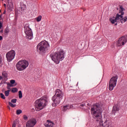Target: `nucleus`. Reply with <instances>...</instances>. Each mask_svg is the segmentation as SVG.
I'll use <instances>...</instances> for the list:
<instances>
[{"label":"nucleus","instance_id":"nucleus-4","mask_svg":"<svg viewBox=\"0 0 127 127\" xmlns=\"http://www.w3.org/2000/svg\"><path fill=\"white\" fill-rule=\"evenodd\" d=\"M49 47H50V45L48 42L42 41L37 46V51L40 54H44V53H46V51L48 50Z\"/></svg>","mask_w":127,"mask_h":127},{"label":"nucleus","instance_id":"nucleus-1","mask_svg":"<svg viewBox=\"0 0 127 127\" xmlns=\"http://www.w3.org/2000/svg\"><path fill=\"white\" fill-rule=\"evenodd\" d=\"M102 110L99 108L98 105H93L91 109V113L93 118L96 120L97 126L96 127H110L111 121L107 119L103 123L102 117Z\"/></svg>","mask_w":127,"mask_h":127},{"label":"nucleus","instance_id":"nucleus-8","mask_svg":"<svg viewBox=\"0 0 127 127\" xmlns=\"http://www.w3.org/2000/svg\"><path fill=\"white\" fill-rule=\"evenodd\" d=\"M119 77L118 75L113 76L109 81V91H113L114 88L117 86V82H118Z\"/></svg>","mask_w":127,"mask_h":127},{"label":"nucleus","instance_id":"nucleus-33","mask_svg":"<svg viewBox=\"0 0 127 127\" xmlns=\"http://www.w3.org/2000/svg\"><path fill=\"white\" fill-rule=\"evenodd\" d=\"M86 106V104L85 103H82L80 104V107H83L84 106Z\"/></svg>","mask_w":127,"mask_h":127},{"label":"nucleus","instance_id":"nucleus-19","mask_svg":"<svg viewBox=\"0 0 127 127\" xmlns=\"http://www.w3.org/2000/svg\"><path fill=\"white\" fill-rule=\"evenodd\" d=\"M10 87H13V85L12 84H7V86L6 87L7 91H9V92H10Z\"/></svg>","mask_w":127,"mask_h":127},{"label":"nucleus","instance_id":"nucleus-38","mask_svg":"<svg viewBox=\"0 0 127 127\" xmlns=\"http://www.w3.org/2000/svg\"><path fill=\"white\" fill-rule=\"evenodd\" d=\"M6 13V11L5 10H4V12H3V14H5Z\"/></svg>","mask_w":127,"mask_h":127},{"label":"nucleus","instance_id":"nucleus-17","mask_svg":"<svg viewBox=\"0 0 127 127\" xmlns=\"http://www.w3.org/2000/svg\"><path fill=\"white\" fill-rule=\"evenodd\" d=\"M68 109H69V106L68 105L62 106L61 107V110L63 112H66Z\"/></svg>","mask_w":127,"mask_h":127},{"label":"nucleus","instance_id":"nucleus-26","mask_svg":"<svg viewBox=\"0 0 127 127\" xmlns=\"http://www.w3.org/2000/svg\"><path fill=\"white\" fill-rule=\"evenodd\" d=\"M21 10H25V9H26V5H23L22 6H21Z\"/></svg>","mask_w":127,"mask_h":127},{"label":"nucleus","instance_id":"nucleus-31","mask_svg":"<svg viewBox=\"0 0 127 127\" xmlns=\"http://www.w3.org/2000/svg\"><path fill=\"white\" fill-rule=\"evenodd\" d=\"M16 101H17L16 99H12V100H11V103H13V104H15V103H16Z\"/></svg>","mask_w":127,"mask_h":127},{"label":"nucleus","instance_id":"nucleus-16","mask_svg":"<svg viewBox=\"0 0 127 127\" xmlns=\"http://www.w3.org/2000/svg\"><path fill=\"white\" fill-rule=\"evenodd\" d=\"M110 21L113 24H114V23H115V22H118V21L117 20V18L115 16H113L112 17L110 18Z\"/></svg>","mask_w":127,"mask_h":127},{"label":"nucleus","instance_id":"nucleus-22","mask_svg":"<svg viewBox=\"0 0 127 127\" xmlns=\"http://www.w3.org/2000/svg\"><path fill=\"white\" fill-rule=\"evenodd\" d=\"M8 105L12 108H15L16 107V105L12 104L11 102H8Z\"/></svg>","mask_w":127,"mask_h":127},{"label":"nucleus","instance_id":"nucleus-34","mask_svg":"<svg viewBox=\"0 0 127 127\" xmlns=\"http://www.w3.org/2000/svg\"><path fill=\"white\" fill-rule=\"evenodd\" d=\"M23 119H24V120H27V119H28L27 116L26 115H24V116H23Z\"/></svg>","mask_w":127,"mask_h":127},{"label":"nucleus","instance_id":"nucleus-44","mask_svg":"<svg viewBox=\"0 0 127 127\" xmlns=\"http://www.w3.org/2000/svg\"><path fill=\"white\" fill-rule=\"evenodd\" d=\"M1 10H0V12Z\"/></svg>","mask_w":127,"mask_h":127},{"label":"nucleus","instance_id":"nucleus-29","mask_svg":"<svg viewBox=\"0 0 127 127\" xmlns=\"http://www.w3.org/2000/svg\"><path fill=\"white\" fill-rule=\"evenodd\" d=\"M16 127V121H14L12 124V127Z\"/></svg>","mask_w":127,"mask_h":127},{"label":"nucleus","instance_id":"nucleus-30","mask_svg":"<svg viewBox=\"0 0 127 127\" xmlns=\"http://www.w3.org/2000/svg\"><path fill=\"white\" fill-rule=\"evenodd\" d=\"M4 32L5 33H8V32H9V30L8 29V28H6V29H5Z\"/></svg>","mask_w":127,"mask_h":127},{"label":"nucleus","instance_id":"nucleus-20","mask_svg":"<svg viewBox=\"0 0 127 127\" xmlns=\"http://www.w3.org/2000/svg\"><path fill=\"white\" fill-rule=\"evenodd\" d=\"M10 91L9 90H6L4 91V95L5 97H8L9 96V93Z\"/></svg>","mask_w":127,"mask_h":127},{"label":"nucleus","instance_id":"nucleus-41","mask_svg":"<svg viewBox=\"0 0 127 127\" xmlns=\"http://www.w3.org/2000/svg\"><path fill=\"white\" fill-rule=\"evenodd\" d=\"M9 110H10V107H9V106L8 107Z\"/></svg>","mask_w":127,"mask_h":127},{"label":"nucleus","instance_id":"nucleus-40","mask_svg":"<svg viewBox=\"0 0 127 127\" xmlns=\"http://www.w3.org/2000/svg\"><path fill=\"white\" fill-rule=\"evenodd\" d=\"M3 5H4V6H5V7H6V4H4Z\"/></svg>","mask_w":127,"mask_h":127},{"label":"nucleus","instance_id":"nucleus-37","mask_svg":"<svg viewBox=\"0 0 127 127\" xmlns=\"http://www.w3.org/2000/svg\"><path fill=\"white\" fill-rule=\"evenodd\" d=\"M2 40V36H0V40Z\"/></svg>","mask_w":127,"mask_h":127},{"label":"nucleus","instance_id":"nucleus-43","mask_svg":"<svg viewBox=\"0 0 127 127\" xmlns=\"http://www.w3.org/2000/svg\"><path fill=\"white\" fill-rule=\"evenodd\" d=\"M53 106L54 107H55V105L54 106V105H53Z\"/></svg>","mask_w":127,"mask_h":127},{"label":"nucleus","instance_id":"nucleus-25","mask_svg":"<svg viewBox=\"0 0 127 127\" xmlns=\"http://www.w3.org/2000/svg\"><path fill=\"white\" fill-rule=\"evenodd\" d=\"M0 95L1 99H3V100H5V96L3 93H0Z\"/></svg>","mask_w":127,"mask_h":127},{"label":"nucleus","instance_id":"nucleus-13","mask_svg":"<svg viewBox=\"0 0 127 127\" xmlns=\"http://www.w3.org/2000/svg\"><path fill=\"white\" fill-rule=\"evenodd\" d=\"M7 8L8 11H12L13 10L14 6L13 3L11 1L8 2V4L7 5Z\"/></svg>","mask_w":127,"mask_h":127},{"label":"nucleus","instance_id":"nucleus-11","mask_svg":"<svg viewBox=\"0 0 127 127\" xmlns=\"http://www.w3.org/2000/svg\"><path fill=\"white\" fill-rule=\"evenodd\" d=\"M127 42V35L122 36L120 38L119 40L117 42V46L121 47L126 44Z\"/></svg>","mask_w":127,"mask_h":127},{"label":"nucleus","instance_id":"nucleus-39","mask_svg":"<svg viewBox=\"0 0 127 127\" xmlns=\"http://www.w3.org/2000/svg\"><path fill=\"white\" fill-rule=\"evenodd\" d=\"M2 76H0V80H2Z\"/></svg>","mask_w":127,"mask_h":127},{"label":"nucleus","instance_id":"nucleus-27","mask_svg":"<svg viewBox=\"0 0 127 127\" xmlns=\"http://www.w3.org/2000/svg\"><path fill=\"white\" fill-rule=\"evenodd\" d=\"M22 113V111L21 110H18L16 111V114L17 115H20Z\"/></svg>","mask_w":127,"mask_h":127},{"label":"nucleus","instance_id":"nucleus-23","mask_svg":"<svg viewBox=\"0 0 127 127\" xmlns=\"http://www.w3.org/2000/svg\"><path fill=\"white\" fill-rule=\"evenodd\" d=\"M17 91H18V89H17V88H12L11 92H12V93H16V92H17Z\"/></svg>","mask_w":127,"mask_h":127},{"label":"nucleus","instance_id":"nucleus-6","mask_svg":"<svg viewBox=\"0 0 127 127\" xmlns=\"http://www.w3.org/2000/svg\"><path fill=\"white\" fill-rule=\"evenodd\" d=\"M125 10V8L123 7V5L120 6V9L119 13H117L116 15V20H117L118 22H121L122 23H124L127 20V17H124V14H125V12H124Z\"/></svg>","mask_w":127,"mask_h":127},{"label":"nucleus","instance_id":"nucleus-12","mask_svg":"<svg viewBox=\"0 0 127 127\" xmlns=\"http://www.w3.org/2000/svg\"><path fill=\"white\" fill-rule=\"evenodd\" d=\"M36 123L37 122L36 121V119H31L30 120H29L26 124V127H34L35 125H36Z\"/></svg>","mask_w":127,"mask_h":127},{"label":"nucleus","instance_id":"nucleus-2","mask_svg":"<svg viewBox=\"0 0 127 127\" xmlns=\"http://www.w3.org/2000/svg\"><path fill=\"white\" fill-rule=\"evenodd\" d=\"M50 57L52 58V60L54 61L56 64H59L60 61L64 60L65 57L64 56V51L61 49V48H58V51L55 53L53 55H50Z\"/></svg>","mask_w":127,"mask_h":127},{"label":"nucleus","instance_id":"nucleus-36","mask_svg":"<svg viewBox=\"0 0 127 127\" xmlns=\"http://www.w3.org/2000/svg\"><path fill=\"white\" fill-rule=\"evenodd\" d=\"M2 18V14L0 15V20H1V18Z\"/></svg>","mask_w":127,"mask_h":127},{"label":"nucleus","instance_id":"nucleus-3","mask_svg":"<svg viewBox=\"0 0 127 127\" xmlns=\"http://www.w3.org/2000/svg\"><path fill=\"white\" fill-rule=\"evenodd\" d=\"M49 99L47 96H44L41 97L40 99L36 100L35 103L37 104V106L35 108V110L37 112L41 111L43 109H44L45 107L47 106Z\"/></svg>","mask_w":127,"mask_h":127},{"label":"nucleus","instance_id":"nucleus-18","mask_svg":"<svg viewBox=\"0 0 127 127\" xmlns=\"http://www.w3.org/2000/svg\"><path fill=\"white\" fill-rule=\"evenodd\" d=\"M2 76L3 78H7V72L5 71H3L2 72Z\"/></svg>","mask_w":127,"mask_h":127},{"label":"nucleus","instance_id":"nucleus-7","mask_svg":"<svg viewBox=\"0 0 127 127\" xmlns=\"http://www.w3.org/2000/svg\"><path fill=\"white\" fill-rule=\"evenodd\" d=\"M29 63L26 60L19 61L16 64V68L18 71H23L28 67Z\"/></svg>","mask_w":127,"mask_h":127},{"label":"nucleus","instance_id":"nucleus-24","mask_svg":"<svg viewBox=\"0 0 127 127\" xmlns=\"http://www.w3.org/2000/svg\"><path fill=\"white\" fill-rule=\"evenodd\" d=\"M18 95H19V98L21 99V98H22V92H21V91H19L18 92Z\"/></svg>","mask_w":127,"mask_h":127},{"label":"nucleus","instance_id":"nucleus-10","mask_svg":"<svg viewBox=\"0 0 127 127\" xmlns=\"http://www.w3.org/2000/svg\"><path fill=\"white\" fill-rule=\"evenodd\" d=\"M15 57V51L11 50L6 54V58L8 62H10L14 59Z\"/></svg>","mask_w":127,"mask_h":127},{"label":"nucleus","instance_id":"nucleus-15","mask_svg":"<svg viewBox=\"0 0 127 127\" xmlns=\"http://www.w3.org/2000/svg\"><path fill=\"white\" fill-rule=\"evenodd\" d=\"M46 127H53L54 123L49 120L47 121V122L45 123Z\"/></svg>","mask_w":127,"mask_h":127},{"label":"nucleus","instance_id":"nucleus-42","mask_svg":"<svg viewBox=\"0 0 127 127\" xmlns=\"http://www.w3.org/2000/svg\"><path fill=\"white\" fill-rule=\"evenodd\" d=\"M3 32V31H2V30H1V31H0V32Z\"/></svg>","mask_w":127,"mask_h":127},{"label":"nucleus","instance_id":"nucleus-5","mask_svg":"<svg viewBox=\"0 0 127 127\" xmlns=\"http://www.w3.org/2000/svg\"><path fill=\"white\" fill-rule=\"evenodd\" d=\"M64 97V93L62 90L58 89L56 90V94L52 97V100L55 105H59L61 102V100Z\"/></svg>","mask_w":127,"mask_h":127},{"label":"nucleus","instance_id":"nucleus-28","mask_svg":"<svg viewBox=\"0 0 127 127\" xmlns=\"http://www.w3.org/2000/svg\"><path fill=\"white\" fill-rule=\"evenodd\" d=\"M10 83L11 85H13V84H14L15 83V80L12 79L10 81Z\"/></svg>","mask_w":127,"mask_h":127},{"label":"nucleus","instance_id":"nucleus-21","mask_svg":"<svg viewBox=\"0 0 127 127\" xmlns=\"http://www.w3.org/2000/svg\"><path fill=\"white\" fill-rule=\"evenodd\" d=\"M42 18V16L41 15H40L39 16H38L37 18H36V20L38 22H39V21H41V19Z\"/></svg>","mask_w":127,"mask_h":127},{"label":"nucleus","instance_id":"nucleus-32","mask_svg":"<svg viewBox=\"0 0 127 127\" xmlns=\"http://www.w3.org/2000/svg\"><path fill=\"white\" fill-rule=\"evenodd\" d=\"M1 65H2V60L0 58V67H1Z\"/></svg>","mask_w":127,"mask_h":127},{"label":"nucleus","instance_id":"nucleus-14","mask_svg":"<svg viewBox=\"0 0 127 127\" xmlns=\"http://www.w3.org/2000/svg\"><path fill=\"white\" fill-rule=\"evenodd\" d=\"M119 111L120 108H119V106L117 104L114 105L112 110L113 114L116 115V113H117V112H119Z\"/></svg>","mask_w":127,"mask_h":127},{"label":"nucleus","instance_id":"nucleus-35","mask_svg":"<svg viewBox=\"0 0 127 127\" xmlns=\"http://www.w3.org/2000/svg\"><path fill=\"white\" fill-rule=\"evenodd\" d=\"M1 27H2V23H1V22H0V29H1Z\"/></svg>","mask_w":127,"mask_h":127},{"label":"nucleus","instance_id":"nucleus-9","mask_svg":"<svg viewBox=\"0 0 127 127\" xmlns=\"http://www.w3.org/2000/svg\"><path fill=\"white\" fill-rule=\"evenodd\" d=\"M24 28L26 38L27 39L31 40V39L33 38V34L32 33V30H31V28L29 27V25H26L24 26Z\"/></svg>","mask_w":127,"mask_h":127}]
</instances>
